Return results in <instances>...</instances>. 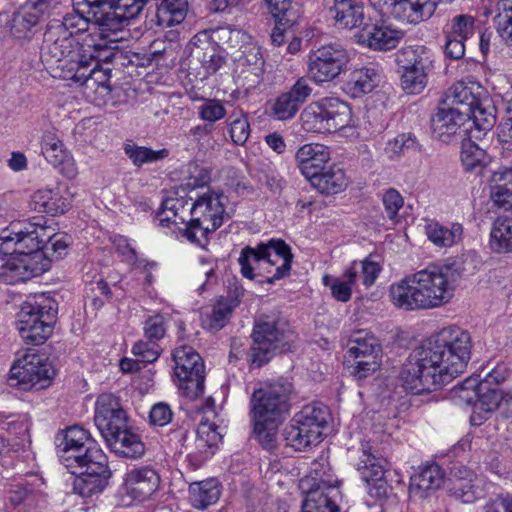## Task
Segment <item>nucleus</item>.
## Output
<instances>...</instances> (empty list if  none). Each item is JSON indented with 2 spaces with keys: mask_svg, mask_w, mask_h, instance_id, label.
Masks as SVG:
<instances>
[{
  "mask_svg": "<svg viewBox=\"0 0 512 512\" xmlns=\"http://www.w3.org/2000/svg\"><path fill=\"white\" fill-rule=\"evenodd\" d=\"M191 218L186 229L187 241L205 247L210 235L232 217L227 196L216 189L207 188L191 198Z\"/></svg>",
  "mask_w": 512,
  "mask_h": 512,
  "instance_id": "7",
  "label": "nucleus"
},
{
  "mask_svg": "<svg viewBox=\"0 0 512 512\" xmlns=\"http://www.w3.org/2000/svg\"><path fill=\"white\" fill-rule=\"evenodd\" d=\"M149 0H111L109 8L125 21L135 18Z\"/></svg>",
  "mask_w": 512,
  "mask_h": 512,
  "instance_id": "64",
  "label": "nucleus"
},
{
  "mask_svg": "<svg viewBox=\"0 0 512 512\" xmlns=\"http://www.w3.org/2000/svg\"><path fill=\"white\" fill-rule=\"evenodd\" d=\"M350 52L340 44H327L309 52L307 77L315 84L331 82L347 70Z\"/></svg>",
  "mask_w": 512,
  "mask_h": 512,
  "instance_id": "14",
  "label": "nucleus"
},
{
  "mask_svg": "<svg viewBox=\"0 0 512 512\" xmlns=\"http://www.w3.org/2000/svg\"><path fill=\"white\" fill-rule=\"evenodd\" d=\"M382 462L383 454L372 440L361 442L355 467L365 482L368 495L375 500L386 499L391 491V486L385 479L386 470Z\"/></svg>",
  "mask_w": 512,
  "mask_h": 512,
  "instance_id": "16",
  "label": "nucleus"
},
{
  "mask_svg": "<svg viewBox=\"0 0 512 512\" xmlns=\"http://www.w3.org/2000/svg\"><path fill=\"white\" fill-rule=\"evenodd\" d=\"M73 480V492L81 498L98 497L109 484L112 472L108 466L106 456L104 460H94L91 464L79 469Z\"/></svg>",
  "mask_w": 512,
  "mask_h": 512,
  "instance_id": "20",
  "label": "nucleus"
},
{
  "mask_svg": "<svg viewBox=\"0 0 512 512\" xmlns=\"http://www.w3.org/2000/svg\"><path fill=\"white\" fill-rule=\"evenodd\" d=\"M383 80V70L378 65L364 66L354 69L346 83L348 93L352 97H360L370 93Z\"/></svg>",
  "mask_w": 512,
  "mask_h": 512,
  "instance_id": "35",
  "label": "nucleus"
},
{
  "mask_svg": "<svg viewBox=\"0 0 512 512\" xmlns=\"http://www.w3.org/2000/svg\"><path fill=\"white\" fill-rule=\"evenodd\" d=\"M292 384L275 381L255 389L250 397V417L256 439L266 449L276 441L280 426L290 411Z\"/></svg>",
  "mask_w": 512,
  "mask_h": 512,
  "instance_id": "5",
  "label": "nucleus"
},
{
  "mask_svg": "<svg viewBox=\"0 0 512 512\" xmlns=\"http://www.w3.org/2000/svg\"><path fill=\"white\" fill-rule=\"evenodd\" d=\"M495 27L500 38L512 46V0H500L497 3Z\"/></svg>",
  "mask_w": 512,
  "mask_h": 512,
  "instance_id": "50",
  "label": "nucleus"
},
{
  "mask_svg": "<svg viewBox=\"0 0 512 512\" xmlns=\"http://www.w3.org/2000/svg\"><path fill=\"white\" fill-rule=\"evenodd\" d=\"M403 32L384 20L366 22L354 35L355 42L373 51H389L398 46Z\"/></svg>",
  "mask_w": 512,
  "mask_h": 512,
  "instance_id": "19",
  "label": "nucleus"
},
{
  "mask_svg": "<svg viewBox=\"0 0 512 512\" xmlns=\"http://www.w3.org/2000/svg\"><path fill=\"white\" fill-rule=\"evenodd\" d=\"M30 205L36 212L61 215L71 208L72 194L67 189L40 188L31 195Z\"/></svg>",
  "mask_w": 512,
  "mask_h": 512,
  "instance_id": "28",
  "label": "nucleus"
},
{
  "mask_svg": "<svg viewBox=\"0 0 512 512\" xmlns=\"http://www.w3.org/2000/svg\"><path fill=\"white\" fill-rule=\"evenodd\" d=\"M240 62L243 66L256 76L263 72L264 59L261 48L256 43H249L244 46Z\"/></svg>",
  "mask_w": 512,
  "mask_h": 512,
  "instance_id": "60",
  "label": "nucleus"
},
{
  "mask_svg": "<svg viewBox=\"0 0 512 512\" xmlns=\"http://www.w3.org/2000/svg\"><path fill=\"white\" fill-rule=\"evenodd\" d=\"M69 246V237L62 233L52 234L48 228V236L43 244V251L48 256L50 262L54 259L62 258L66 254Z\"/></svg>",
  "mask_w": 512,
  "mask_h": 512,
  "instance_id": "58",
  "label": "nucleus"
},
{
  "mask_svg": "<svg viewBox=\"0 0 512 512\" xmlns=\"http://www.w3.org/2000/svg\"><path fill=\"white\" fill-rule=\"evenodd\" d=\"M467 120V112H460L457 107H440L431 119L432 135L441 142L449 143L460 133Z\"/></svg>",
  "mask_w": 512,
  "mask_h": 512,
  "instance_id": "25",
  "label": "nucleus"
},
{
  "mask_svg": "<svg viewBox=\"0 0 512 512\" xmlns=\"http://www.w3.org/2000/svg\"><path fill=\"white\" fill-rule=\"evenodd\" d=\"M300 122L301 128L311 134H355L352 109L337 97H323L306 105L300 114Z\"/></svg>",
  "mask_w": 512,
  "mask_h": 512,
  "instance_id": "8",
  "label": "nucleus"
},
{
  "mask_svg": "<svg viewBox=\"0 0 512 512\" xmlns=\"http://www.w3.org/2000/svg\"><path fill=\"white\" fill-rule=\"evenodd\" d=\"M485 390V383L479 381L478 377H469L454 390V397L459 403L471 405L474 408L479 393Z\"/></svg>",
  "mask_w": 512,
  "mask_h": 512,
  "instance_id": "55",
  "label": "nucleus"
},
{
  "mask_svg": "<svg viewBox=\"0 0 512 512\" xmlns=\"http://www.w3.org/2000/svg\"><path fill=\"white\" fill-rule=\"evenodd\" d=\"M292 257L290 247L284 241L270 240L257 248H244L238 262L245 278L265 275L266 282L271 284L289 274Z\"/></svg>",
  "mask_w": 512,
  "mask_h": 512,
  "instance_id": "9",
  "label": "nucleus"
},
{
  "mask_svg": "<svg viewBox=\"0 0 512 512\" xmlns=\"http://www.w3.org/2000/svg\"><path fill=\"white\" fill-rule=\"evenodd\" d=\"M449 492L463 503H473L483 496L481 481L467 467L454 469Z\"/></svg>",
  "mask_w": 512,
  "mask_h": 512,
  "instance_id": "33",
  "label": "nucleus"
},
{
  "mask_svg": "<svg viewBox=\"0 0 512 512\" xmlns=\"http://www.w3.org/2000/svg\"><path fill=\"white\" fill-rule=\"evenodd\" d=\"M382 356L381 345L371 333L359 330L353 333L348 343L347 359Z\"/></svg>",
  "mask_w": 512,
  "mask_h": 512,
  "instance_id": "42",
  "label": "nucleus"
},
{
  "mask_svg": "<svg viewBox=\"0 0 512 512\" xmlns=\"http://www.w3.org/2000/svg\"><path fill=\"white\" fill-rule=\"evenodd\" d=\"M489 246L498 254H512V211L498 215L492 222Z\"/></svg>",
  "mask_w": 512,
  "mask_h": 512,
  "instance_id": "36",
  "label": "nucleus"
},
{
  "mask_svg": "<svg viewBox=\"0 0 512 512\" xmlns=\"http://www.w3.org/2000/svg\"><path fill=\"white\" fill-rule=\"evenodd\" d=\"M226 109L218 99L206 98L198 107V116L201 120L215 123L226 116Z\"/></svg>",
  "mask_w": 512,
  "mask_h": 512,
  "instance_id": "63",
  "label": "nucleus"
},
{
  "mask_svg": "<svg viewBox=\"0 0 512 512\" xmlns=\"http://www.w3.org/2000/svg\"><path fill=\"white\" fill-rule=\"evenodd\" d=\"M299 106L286 94V92L277 96L271 103V116L279 121L290 120L295 117Z\"/></svg>",
  "mask_w": 512,
  "mask_h": 512,
  "instance_id": "57",
  "label": "nucleus"
},
{
  "mask_svg": "<svg viewBox=\"0 0 512 512\" xmlns=\"http://www.w3.org/2000/svg\"><path fill=\"white\" fill-rule=\"evenodd\" d=\"M124 152L135 166H142L163 160L169 154L168 150L165 148L153 150L148 147L138 146L134 143H126L124 145Z\"/></svg>",
  "mask_w": 512,
  "mask_h": 512,
  "instance_id": "47",
  "label": "nucleus"
},
{
  "mask_svg": "<svg viewBox=\"0 0 512 512\" xmlns=\"http://www.w3.org/2000/svg\"><path fill=\"white\" fill-rule=\"evenodd\" d=\"M475 31V19L467 14L453 17L445 27V34H450V37L461 38L465 41L471 38Z\"/></svg>",
  "mask_w": 512,
  "mask_h": 512,
  "instance_id": "54",
  "label": "nucleus"
},
{
  "mask_svg": "<svg viewBox=\"0 0 512 512\" xmlns=\"http://www.w3.org/2000/svg\"><path fill=\"white\" fill-rule=\"evenodd\" d=\"M174 373L182 394L196 399L204 393V363L200 355L191 346L182 345L172 353Z\"/></svg>",
  "mask_w": 512,
  "mask_h": 512,
  "instance_id": "15",
  "label": "nucleus"
},
{
  "mask_svg": "<svg viewBox=\"0 0 512 512\" xmlns=\"http://www.w3.org/2000/svg\"><path fill=\"white\" fill-rule=\"evenodd\" d=\"M56 2L51 0H38L26 3L14 14L12 20V32L17 38H25L32 28L37 25L39 20L50 15L51 10L55 8Z\"/></svg>",
  "mask_w": 512,
  "mask_h": 512,
  "instance_id": "29",
  "label": "nucleus"
},
{
  "mask_svg": "<svg viewBox=\"0 0 512 512\" xmlns=\"http://www.w3.org/2000/svg\"><path fill=\"white\" fill-rule=\"evenodd\" d=\"M58 456L61 463L72 474H76L79 469H83L93 461L90 452H85L84 448L58 446Z\"/></svg>",
  "mask_w": 512,
  "mask_h": 512,
  "instance_id": "48",
  "label": "nucleus"
},
{
  "mask_svg": "<svg viewBox=\"0 0 512 512\" xmlns=\"http://www.w3.org/2000/svg\"><path fill=\"white\" fill-rule=\"evenodd\" d=\"M325 5L335 25L341 29L359 30L366 23L363 0H325Z\"/></svg>",
  "mask_w": 512,
  "mask_h": 512,
  "instance_id": "26",
  "label": "nucleus"
},
{
  "mask_svg": "<svg viewBox=\"0 0 512 512\" xmlns=\"http://www.w3.org/2000/svg\"><path fill=\"white\" fill-rule=\"evenodd\" d=\"M267 9L275 22L281 23V20L295 21L296 12L294 11V0H264Z\"/></svg>",
  "mask_w": 512,
  "mask_h": 512,
  "instance_id": "61",
  "label": "nucleus"
},
{
  "mask_svg": "<svg viewBox=\"0 0 512 512\" xmlns=\"http://www.w3.org/2000/svg\"><path fill=\"white\" fill-rule=\"evenodd\" d=\"M450 270L447 265H431L406 275L389 286L390 302L406 312L431 310L448 304L456 288Z\"/></svg>",
  "mask_w": 512,
  "mask_h": 512,
  "instance_id": "4",
  "label": "nucleus"
},
{
  "mask_svg": "<svg viewBox=\"0 0 512 512\" xmlns=\"http://www.w3.org/2000/svg\"><path fill=\"white\" fill-rule=\"evenodd\" d=\"M189 501L199 510L215 505L220 499L222 486L216 478L193 482L189 485Z\"/></svg>",
  "mask_w": 512,
  "mask_h": 512,
  "instance_id": "38",
  "label": "nucleus"
},
{
  "mask_svg": "<svg viewBox=\"0 0 512 512\" xmlns=\"http://www.w3.org/2000/svg\"><path fill=\"white\" fill-rule=\"evenodd\" d=\"M424 233L428 240L438 248H451L464 239V227L459 222L442 224L429 220L424 226Z\"/></svg>",
  "mask_w": 512,
  "mask_h": 512,
  "instance_id": "34",
  "label": "nucleus"
},
{
  "mask_svg": "<svg viewBox=\"0 0 512 512\" xmlns=\"http://www.w3.org/2000/svg\"><path fill=\"white\" fill-rule=\"evenodd\" d=\"M322 283L328 287L333 298L339 302L346 303L351 299L353 292H360L357 279L347 269L341 276L335 277L325 274L322 277Z\"/></svg>",
  "mask_w": 512,
  "mask_h": 512,
  "instance_id": "44",
  "label": "nucleus"
},
{
  "mask_svg": "<svg viewBox=\"0 0 512 512\" xmlns=\"http://www.w3.org/2000/svg\"><path fill=\"white\" fill-rule=\"evenodd\" d=\"M80 12L68 13L62 20H52L45 32L43 57L55 65L56 75L83 86L85 98L97 105L110 100L111 72L99 65L98 55L89 45L91 18Z\"/></svg>",
  "mask_w": 512,
  "mask_h": 512,
  "instance_id": "1",
  "label": "nucleus"
},
{
  "mask_svg": "<svg viewBox=\"0 0 512 512\" xmlns=\"http://www.w3.org/2000/svg\"><path fill=\"white\" fill-rule=\"evenodd\" d=\"M229 133L231 140L236 145H243L250 135V124L247 115L242 111L233 112L230 115Z\"/></svg>",
  "mask_w": 512,
  "mask_h": 512,
  "instance_id": "56",
  "label": "nucleus"
},
{
  "mask_svg": "<svg viewBox=\"0 0 512 512\" xmlns=\"http://www.w3.org/2000/svg\"><path fill=\"white\" fill-rule=\"evenodd\" d=\"M126 22L111 8L93 12L91 17L92 38L89 45L95 51V55L101 50L118 47V43L124 39L123 29Z\"/></svg>",
  "mask_w": 512,
  "mask_h": 512,
  "instance_id": "17",
  "label": "nucleus"
},
{
  "mask_svg": "<svg viewBox=\"0 0 512 512\" xmlns=\"http://www.w3.org/2000/svg\"><path fill=\"white\" fill-rule=\"evenodd\" d=\"M330 158L329 147L321 143L304 144L295 153L296 165L307 180L325 169Z\"/></svg>",
  "mask_w": 512,
  "mask_h": 512,
  "instance_id": "27",
  "label": "nucleus"
},
{
  "mask_svg": "<svg viewBox=\"0 0 512 512\" xmlns=\"http://www.w3.org/2000/svg\"><path fill=\"white\" fill-rule=\"evenodd\" d=\"M500 400V394L496 390L488 389L486 387L485 390L479 393L478 399L475 401L474 410L470 417L471 423L473 425H480L482 420L485 418L484 414L497 409Z\"/></svg>",
  "mask_w": 512,
  "mask_h": 512,
  "instance_id": "49",
  "label": "nucleus"
},
{
  "mask_svg": "<svg viewBox=\"0 0 512 512\" xmlns=\"http://www.w3.org/2000/svg\"><path fill=\"white\" fill-rule=\"evenodd\" d=\"M160 477L151 467H137L128 470L123 476L122 492L131 501L148 500L159 488Z\"/></svg>",
  "mask_w": 512,
  "mask_h": 512,
  "instance_id": "21",
  "label": "nucleus"
},
{
  "mask_svg": "<svg viewBox=\"0 0 512 512\" xmlns=\"http://www.w3.org/2000/svg\"><path fill=\"white\" fill-rule=\"evenodd\" d=\"M348 269L353 274L354 279H357L359 289L361 285L365 289L371 287L382 270L378 262L368 258L353 262Z\"/></svg>",
  "mask_w": 512,
  "mask_h": 512,
  "instance_id": "46",
  "label": "nucleus"
},
{
  "mask_svg": "<svg viewBox=\"0 0 512 512\" xmlns=\"http://www.w3.org/2000/svg\"><path fill=\"white\" fill-rule=\"evenodd\" d=\"M429 72V70L399 69L401 88L407 94H420L427 86Z\"/></svg>",
  "mask_w": 512,
  "mask_h": 512,
  "instance_id": "52",
  "label": "nucleus"
},
{
  "mask_svg": "<svg viewBox=\"0 0 512 512\" xmlns=\"http://www.w3.org/2000/svg\"><path fill=\"white\" fill-rule=\"evenodd\" d=\"M58 446L84 448L85 452H90V457L94 460H104L105 454L92 439L89 431L78 425L70 426L62 432Z\"/></svg>",
  "mask_w": 512,
  "mask_h": 512,
  "instance_id": "41",
  "label": "nucleus"
},
{
  "mask_svg": "<svg viewBox=\"0 0 512 512\" xmlns=\"http://www.w3.org/2000/svg\"><path fill=\"white\" fill-rule=\"evenodd\" d=\"M460 157L466 171H474L488 163V156L485 150L471 140H464L462 142Z\"/></svg>",
  "mask_w": 512,
  "mask_h": 512,
  "instance_id": "51",
  "label": "nucleus"
},
{
  "mask_svg": "<svg viewBox=\"0 0 512 512\" xmlns=\"http://www.w3.org/2000/svg\"><path fill=\"white\" fill-rule=\"evenodd\" d=\"M41 151L44 158L66 178L73 179L78 174V168L71 152L54 131H46L41 141Z\"/></svg>",
  "mask_w": 512,
  "mask_h": 512,
  "instance_id": "24",
  "label": "nucleus"
},
{
  "mask_svg": "<svg viewBox=\"0 0 512 512\" xmlns=\"http://www.w3.org/2000/svg\"><path fill=\"white\" fill-rule=\"evenodd\" d=\"M390 13L400 22L419 24L435 12V0H390Z\"/></svg>",
  "mask_w": 512,
  "mask_h": 512,
  "instance_id": "30",
  "label": "nucleus"
},
{
  "mask_svg": "<svg viewBox=\"0 0 512 512\" xmlns=\"http://www.w3.org/2000/svg\"><path fill=\"white\" fill-rule=\"evenodd\" d=\"M56 313L55 300L45 294L27 300L21 308L17 322L23 341L30 345L43 344L52 334Z\"/></svg>",
  "mask_w": 512,
  "mask_h": 512,
  "instance_id": "11",
  "label": "nucleus"
},
{
  "mask_svg": "<svg viewBox=\"0 0 512 512\" xmlns=\"http://www.w3.org/2000/svg\"><path fill=\"white\" fill-rule=\"evenodd\" d=\"M252 336V361L258 365L267 362L277 351L289 349V335L280 331L274 322L257 323Z\"/></svg>",
  "mask_w": 512,
  "mask_h": 512,
  "instance_id": "18",
  "label": "nucleus"
},
{
  "mask_svg": "<svg viewBox=\"0 0 512 512\" xmlns=\"http://www.w3.org/2000/svg\"><path fill=\"white\" fill-rule=\"evenodd\" d=\"M212 410L205 412V419L201 420L196 431L195 445L197 453H190L187 456L189 463L194 468H199L215 452V448L223 437L224 428L210 421L208 414Z\"/></svg>",
  "mask_w": 512,
  "mask_h": 512,
  "instance_id": "22",
  "label": "nucleus"
},
{
  "mask_svg": "<svg viewBox=\"0 0 512 512\" xmlns=\"http://www.w3.org/2000/svg\"><path fill=\"white\" fill-rule=\"evenodd\" d=\"M494 107L488 98L487 92L479 103L472 108L469 119L473 120V123L479 130H490L495 124Z\"/></svg>",
  "mask_w": 512,
  "mask_h": 512,
  "instance_id": "53",
  "label": "nucleus"
},
{
  "mask_svg": "<svg viewBox=\"0 0 512 512\" xmlns=\"http://www.w3.org/2000/svg\"><path fill=\"white\" fill-rule=\"evenodd\" d=\"M53 376L54 370L44 356L26 352L11 366L8 383L21 391H38L47 388Z\"/></svg>",
  "mask_w": 512,
  "mask_h": 512,
  "instance_id": "13",
  "label": "nucleus"
},
{
  "mask_svg": "<svg viewBox=\"0 0 512 512\" xmlns=\"http://www.w3.org/2000/svg\"><path fill=\"white\" fill-rule=\"evenodd\" d=\"M395 56L398 69L431 71L433 68L432 51L424 45L402 47Z\"/></svg>",
  "mask_w": 512,
  "mask_h": 512,
  "instance_id": "37",
  "label": "nucleus"
},
{
  "mask_svg": "<svg viewBox=\"0 0 512 512\" xmlns=\"http://www.w3.org/2000/svg\"><path fill=\"white\" fill-rule=\"evenodd\" d=\"M94 422L107 445L116 454L127 458H139L144 454V443L138 434L127 428L126 413L113 394L103 393L97 398Z\"/></svg>",
  "mask_w": 512,
  "mask_h": 512,
  "instance_id": "6",
  "label": "nucleus"
},
{
  "mask_svg": "<svg viewBox=\"0 0 512 512\" xmlns=\"http://www.w3.org/2000/svg\"><path fill=\"white\" fill-rule=\"evenodd\" d=\"M48 227L27 222L0 232V278L8 284L25 282L50 268L43 251Z\"/></svg>",
  "mask_w": 512,
  "mask_h": 512,
  "instance_id": "3",
  "label": "nucleus"
},
{
  "mask_svg": "<svg viewBox=\"0 0 512 512\" xmlns=\"http://www.w3.org/2000/svg\"><path fill=\"white\" fill-rule=\"evenodd\" d=\"M191 218V203L183 197H168L157 214L159 226L168 228L172 234L187 240L186 229Z\"/></svg>",
  "mask_w": 512,
  "mask_h": 512,
  "instance_id": "23",
  "label": "nucleus"
},
{
  "mask_svg": "<svg viewBox=\"0 0 512 512\" xmlns=\"http://www.w3.org/2000/svg\"><path fill=\"white\" fill-rule=\"evenodd\" d=\"M444 471L436 464L429 465L411 476L409 497L414 501L431 497L443 484Z\"/></svg>",
  "mask_w": 512,
  "mask_h": 512,
  "instance_id": "31",
  "label": "nucleus"
},
{
  "mask_svg": "<svg viewBox=\"0 0 512 512\" xmlns=\"http://www.w3.org/2000/svg\"><path fill=\"white\" fill-rule=\"evenodd\" d=\"M203 50L202 56H199L202 68L206 76L215 74L225 64L223 52L211 43H208Z\"/></svg>",
  "mask_w": 512,
  "mask_h": 512,
  "instance_id": "59",
  "label": "nucleus"
},
{
  "mask_svg": "<svg viewBox=\"0 0 512 512\" xmlns=\"http://www.w3.org/2000/svg\"><path fill=\"white\" fill-rule=\"evenodd\" d=\"M489 198L499 208L512 206V167H500L492 173Z\"/></svg>",
  "mask_w": 512,
  "mask_h": 512,
  "instance_id": "39",
  "label": "nucleus"
},
{
  "mask_svg": "<svg viewBox=\"0 0 512 512\" xmlns=\"http://www.w3.org/2000/svg\"><path fill=\"white\" fill-rule=\"evenodd\" d=\"M472 347L467 330L456 325L440 329L409 355L400 372L403 387L414 394L441 389L465 372Z\"/></svg>",
  "mask_w": 512,
  "mask_h": 512,
  "instance_id": "2",
  "label": "nucleus"
},
{
  "mask_svg": "<svg viewBox=\"0 0 512 512\" xmlns=\"http://www.w3.org/2000/svg\"><path fill=\"white\" fill-rule=\"evenodd\" d=\"M237 304V300L221 298L210 311H206L202 314V326L209 330H219L223 328Z\"/></svg>",
  "mask_w": 512,
  "mask_h": 512,
  "instance_id": "45",
  "label": "nucleus"
},
{
  "mask_svg": "<svg viewBox=\"0 0 512 512\" xmlns=\"http://www.w3.org/2000/svg\"><path fill=\"white\" fill-rule=\"evenodd\" d=\"M324 466V462H314L310 474L300 480L299 487L304 494L301 512H341L340 482Z\"/></svg>",
  "mask_w": 512,
  "mask_h": 512,
  "instance_id": "10",
  "label": "nucleus"
},
{
  "mask_svg": "<svg viewBox=\"0 0 512 512\" xmlns=\"http://www.w3.org/2000/svg\"><path fill=\"white\" fill-rule=\"evenodd\" d=\"M328 409L321 403L304 406L295 413L284 430L286 444L296 451H303L323 440L328 423Z\"/></svg>",
  "mask_w": 512,
  "mask_h": 512,
  "instance_id": "12",
  "label": "nucleus"
},
{
  "mask_svg": "<svg viewBox=\"0 0 512 512\" xmlns=\"http://www.w3.org/2000/svg\"><path fill=\"white\" fill-rule=\"evenodd\" d=\"M485 92V88L477 82H457L447 91L445 105L467 112L469 118L472 108L483 99Z\"/></svg>",
  "mask_w": 512,
  "mask_h": 512,
  "instance_id": "32",
  "label": "nucleus"
},
{
  "mask_svg": "<svg viewBox=\"0 0 512 512\" xmlns=\"http://www.w3.org/2000/svg\"><path fill=\"white\" fill-rule=\"evenodd\" d=\"M211 181V171L197 163H191L188 166L187 176L184 180V186L187 189L195 190L207 186Z\"/></svg>",
  "mask_w": 512,
  "mask_h": 512,
  "instance_id": "62",
  "label": "nucleus"
},
{
  "mask_svg": "<svg viewBox=\"0 0 512 512\" xmlns=\"http://www.w3.org/2000/svg\"><path fill=\"white\" fill-rule=\"evenodd\" d=\"M308 181L317 191L327 195L340 193L348 186L345 172L335 165L323 169Z\"/></svg>",
  "mask_w": 512,
  "mask_h": 512,
  "instance_id": "40",
  "label": "nucleus"
},
{
  "mask_svg": "<svg viewBox=\"0 0 512 512\" xmlns=\"http://www.w3.org/2000/svg\"><path fill=\"white\" fill-rule=\"evenodd\" d=\"M188 12L187 0H162L156 11V24L170 28L182 23Z\"/></svg>",
  "mask_w": 512,
  "mask_h": 512,
  "instance_id": "43",
  "label": "nucleus"
}]
</instances>
